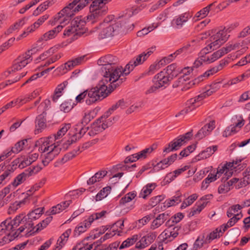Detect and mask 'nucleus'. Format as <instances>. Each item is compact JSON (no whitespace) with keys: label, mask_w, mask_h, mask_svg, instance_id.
I'll use <instances>...</instances> for the list:
<instances>
[{"label":"nucleus","mask_w":250,"mask_h":250,"mask_svg":"<svg viewBox=\"0 0 250 250\" xmlns=\"http://www.w3.org/2000/svg\"><path fill=\"white\" fill-rule=\"evenodd\" d=\"M68 84L67 81H64L59 84L56 87L54 95L52 97V100L54 102H57L58 99L62 95V92Z\"/></svg>","instance_id":"obj_36"},{"label":"nucleus","mask_w":250,"mask_h":250,"mask_svg":"<svg viewBox=\"0 0 250 250\" xmlns=\"http://www.w3.org/2000/svg\"><path fill=\"white\" fill-rule=\"evenodd\" d=\"M217 149V146H213L207 147L205 150L202 151L198 155L196 156V159L198 160L206 159L210 157Z\"/></svg>","instance_id":"obj_32"},{"label":"nucleus","mask_w":250,"mask_h":250,"mask_svg":"<svg viewBox=\"0 0 250 250\" xmlns=\"http://www.w3.org/2000/svg\"><path fill=\"white\" fill-rule=\"evenodd\" d=\"M169 166H170V165L168 163V161H167V158H165L154 166L153 169L155 171H158L167 167Z\"/></svg>","instance_id":"obj_50"},{"label":"nucleus","mask_w":250,"mask_h":250,"mask_svg":"<svg viewBox=\"0 0 250 250\" xmlns=\"http://www.w3.org/2000/svg\"><path fill=\"white\" fill-rule=\"evenodd\" d=\"M76 30V29H75L71 24L70 26L67 27L64 30L63 34V36L68 37L71 35H73V40L77 39L79 35H75Z\"/></svg>","instance_id":"obj_56"},{"label":"nucleus","mask_w":250,"mask_h":250,"mask_svg":"<svg viewBox=\"0 0 250 250\" xmlns=\"http://www.w3.org/2000/svg\"><path fill=\"white\" fill-rule=\"evenodd\" d=\"M95 114L94 111H91L88 113L85 114L82 121V124H87L89 122L94 118Z\"/></svg>","instance_id":"obj_62"},{"label":"nucleus","mask_w":250,"mask_h":250,"mask_svg":"<svg viewBox=\"0 0 250 250\" xmlns=\"http://www.w3.org/2000/svg\"><path fill=\"white\" fill-rule=\"evenodd\" d=\"M83 124L77 125L75 128V132L69 138V139L64 141L62 144L63 149H67L69 146L72 144L75 143L77 140H79L82 136L85 134L88 130V127H83Z\"/></svg>","instance_id":"obj_10"},{"label":"nucleus","mask_w":250,"mask_h":250,"mask_svg":"<svg viewBox=\"0 0 250 250\" xmlns=\"http://www.w3.org/2000/svg\"><path fill=\"white\" fill-rule=\"evenodd\" d=\"M71 233V229H67L64 232H63L61 236L58 239V243L64 245L65 243L67 241V238Z\"/></svg>","instance_id":"obj_57"},{"label":"nucleus","mask_w":250,"mask_h":250,"mask_svg":"<svg viewBox=\"0 0 250 250\" xmlns=\"http://www.w3.org/2000/svg\"><path fill=\"white\" fill-rule=\"evenodd\" d=\"M28 139H23L18 142L14 146L12 147L9 151H11V153H18L20 151H21L24 146L25 145V144L27 143Z\"/></svg>","instance_id":"obj_45"},{"label":"nucleus","mask_w":250,"mask_h":250,"mask_svg":"<svg viewBox=\"0 0 250 250\" xmlns=\"http://www.w3.org/2000/svg\"><path fill=\"white\" fill-rule=\"evenodd\" d=\"M156 234L154 232H150L141 238L136 244L135 248L142 250L150 245L155 240Z\"/></svg>","instance_id":"obj_17"},{"label":"nucleus","mask_w":250,"mask_h":250,"mask_svg":"<svg viewBox=\"0 0 250 250\" xmlns=\"http://www.w3.org/2000/svg\"><path fill=\"white\" fill-rule=\"evenodd\" d=\"M46 112L43 111L42 114L39 115L36 119L35 134L39 133L46 126V120L45 118Z\"/></svg>","instance_id":"obj_27"},{"label":"nucleus","mask_w":250,"mask_h":250,"mask_svg":"<svg viewBox=\"0 0 250 250\" xmlns=\"http://www.w3.org/2000/svg\"><path fill=\"white\" fill-rule=\"evenodd\" d=\"M29 62L27 61L25 58L21 55L19 56L14 61L12 66L7 71H5L3 75L5 77H8L12 72H15L16 71L21 69L23 67H25Z\"/></svg>","instance_id":"obj_13"},{"label":"nucleus","mask_w":250,"mask_h":250,"mask_svg":"<svg viewBox=\"0 0 250 250\" xmlns=\"http://www.w3.org/2000/svg\"><path fill=\"white\" fill-rule=\"evenodd\" d=\"M230 218L227 224H224L221 226L222 228L223 232H224L229 228L232 227L237 222L235 220V217H234L233 216Z\"/></svg>","instance_id":"obj_59"},{"label":"nucleus","mask_w":250,"mask_h":250,"mask_svg":"<svg viewBox=\"0 0 250 250\" xmlns=\"http://www.w3.org/2000/svg\"><path fill=\"white\" fill-rule=\"evenodd\" d=\"M54 146L56 145L50 136L47 138H41L35 143V146H39V151L42 153L50 150Z\"/></svg>","instance_id":"obj_14"},{"label":"nucleus","mask_w":250,"mask_h":250,"mask_svg":"<svg viewBox=\"0 0 250 250\" xmlns=\"http://www.w3.org/2000/svg\"><path fill=\"white\" fill-rule=\"evenodd\" d=\"M85 18H83L82 17H77L75 18L71 22V24L73 27L76 29L75 35L81 36L83 35L86 31L85 27L86 21L85 20Z\"/></svg>","instance_id":"obj_16"},{"label":"nucleus","mask_w":250,"mask_h":250,"mask_svg":"<svg viewBox=\"0 0 250 250\" xmlns=\"http://www.w3.org/2000/svg\"><path fill=\"white\" fill-rule=\"evenodd\" d=\"M220 82L213 83L209 86V88L194 98H191L186 103V107L176 115V117L185 115L199 107L202 104V101L213 93L217 91L221 87Z\"/></svg>","instance_id":"obj_5"},{"label":"nucleus","mask_w":250,"mask_h":250,"mask_svg":"<svg viewBox=\"0 0 250 250\" xmlns=\"http://www.w3.org/2000/svg\"><path fill=\"white\" fill-rule=\"evenodd\" d=\"M91 223L87 218L83 222L80 223L75 228L73 235L75 237H78L82 233L84 232L91 225Z\"/></svg>","instance_id":"obj_28"},{"label":"nucleus","mask_w":250,"mask_h":250,"mask_svg":"<svg viewBox=\"0 0 250 250\" xmlns=\"http://www.w3.org/2000/svg\"><path fill=\"white\" fill-rule=\"evenodd\" d=\"M42 167L40 166L37 165L36 166L30 167L25 169V171H27L28 175L29 176H31L32 175H35L38 173L41 169Z\"/></svg>","instance_id":"obj_61"},{"label":"nucleus","mask_w":250,"mask_h":250,"mask_svg":"<svg viewBox=\"0 0 250 250\" xmlns=\"http://www.w3.org/2000/svg\"><path fill=\"white\" fill-rule=\"evenodd\" d=\"M169 215L165 212L159 214L157 217L153 220L150 225V229L154 230L160 227L168 219Z\"/></svg>","instance_id":"obj_29"},{"label":"nucleus","mask_w":250,"mask_h":250,"mask_svg":"<svg viewBox=\"0 0 250 250\" xmlns=\"http://www.w3.org/2000/svg\"><path fill=\"white\" fill-rule=\"evenodd\" d=\"M124 221L119 220L112 224L110 227V231L115 232L118 235H120V233L122 232V230L124 227Z\"/></svg>","instance_id":"obj_43"},{"label":"nucleus","mask_w":250,"mask_h":250,"mask_svg":"<svg viewBox=\"0 0 250 250\" xmlns=\"http://www.w3.org/2000/svg\"><path fill=\"white\" fill-rule=\"evenodd\" d=\"M44 208H37L32 211L30 212L27 215L25 216L27 219L31 220V221L38 219L43 212Z\"/></svg>","instance_id":"obj_34"},{"label":"nucleus","mask_w":250,"mask_h":250,"mask_svg":"<svg viewBox=\"0 0 250 250\" xmlns=\"http://www.w3.org/2000/svg\"><path fill=\"white\" fill-rule=\"evenodd\" d=\"M156 187V185L154 183L147 184L142 188L140 193V197L145 199L147 196L149 195L152 192Z\"/></svg>","instance_id":"obj_39"},{"label":"nucleus","mask_w":250,"mask_h":250,"mask_svg":"<svg viewBox=\"0 0 250 250\" xmlns=\"http://www.w3.org/2000/svg\"><path fill=\"white\" fill-rule=\"evenodd\" d=\"M62 148H63L62 146V148H61L59 147V146H54L53 148H51L50 150L47 151V153L45 156V159L48 161H51L59 154Z\"/></svg>","instance_id":"obj_38"},{"label":"nucleus","mask_w":250,"mask_h":250,"mask_svg":"<svg viewBox=\"0 0 250 250\" xmlns=\"http://www.w3.org/2000/svg\"><path fill=\"white\" fill-rule=\"evenodd\" d=\"M25 218H26V220H24V222L22 223L21 226L16 232H17V234H19V235L21 232H23L25 229H27L25 235L26 237H29L38 231H35V230H34L35 229H36V227L34 226V222L31 221V220L27 219L24 215V219Z\"/></svg>","instance_id":"obj_18"},{"label":"nucleus","mask_w":250,"mask_h":250,"mask_svg":"<svg viewBox=\"0 0 250 250\" xmlns=\"http://www.w3.org/2000/svg\"><path fill=\"white\" fill-rule=\"evenodd\" d=\"M5 233H7V234L0 239V246H2L6 244L10 243L19 236L17 232H15L13 234H11L10 232L8 231H6Z\"/></svg>","instance_id":"obj_42"},{"label":"nucleus","mask_w":250,"mask_h":250,"mask_svg":"<svg viewBox=\"0 0 250 250\" xmlns=\"http://www.w3.org/2000/svg\"><path fill=\"white\" fill-rule=\"evenodd\" d=\"M228 30L229 28L224 27L211 36L209 41L206 42L207 45L200 51L199 56L206 59L208 57L206 56L207 54L220 47L229 39V35L228 34Z\"/></svg>","instance_id":"obj_6"},{"label":"nucleus","mask_w":250,"mask_h":250,"mask_svg":"<svg viewBox=\"0 0 250 250\" xmlns=\"http://www.w3.org/2000/svg\"><path fill=\"white\" fill-rule=\"evenodd\" d=\"M192 17V13L189 11L180 14L173 19L171 25L175 28L181 29Z\"/></svg>","instance_id":"obj_15"},{"label":"nucleus","mask_w":250,"mask_h":250,"mask_svg":"<svg viewBox=\"0 0 250 250\" xmlns=\"http://www.w3.org/2000/svg\"><path fill=\"white\" fill-rule=\"evenodd\" d=\"M182 194L180 192H178L176 195L172 198L167 199L164 203V207H170L176 206L182 202Z\"/></svg>","instance_id":"obj_31"},{"label":"nucleus","mask_w":250,"mask_h":250,"mask_svg":"<svg viewBox=\"0 0 250 250\" xmlns=\"http://www.w3.org/2000/svg\"><path fill=\"white\" fill-rule=\"evenodd\" d=\"M108 83L103 78L96 86L86 90L87 93V99L85 100L86 104L91 105L107 97L115 88L113 83H110L108 86H107Z\"/></svg>","instance_id":"obj_4"},{"label":"nucleus","mask_w":250,"mask_h":250,"mask_svg":"<svg viewBox=\"0 0 250 250\" xmlns=\"http://www.w3.org/2000/svg\"><path fill=\"white\" fill-rule=\"evenodd\" d=\"M118 59L112 55L109 54L101 57L98 60V64L101 65V74L104 80L106 82L113 83L114 88L123 83L125 78L124 76L122 66H118Z\"/></svg>","instance_id":"obj_2"},{"label":"nucleus","mask_w":250,"mask_h":250,"mask_svg":"<svg viewBox=\"0 0 250 250\" xmlns=\"http://www.w3.org/2000/svg\"><path fill=\"white\" fill-rule=\"evenodd\" d=\"M184 215L182 213H177L172 216L166 222V225L167 227H172L175 224L179 223L184 218Z\"/></svg>","instance_id":"obj_40"},{"label":"nucleus","mask_w":250,"mask_h":250,"mask_svg":"<svg viewBox=\"0 0 250 250\" xmlns=\"http://www.w3.org/2000/svg\"><path fill=\"white\" fill-rule=\"evenodd\" d=\"M245 122L242 116H239L236 122H234L233 125L227 127L224 131L223 136L227 137L228 136L231 135L232 134L236 133L244 125Z\"/></svg>","instance_id":"obj_20"},{"label":"nucleus","mask_w":250,"mask_h":250,"mask_svg":"<svg viewBox=\"0 0 250 250\" xmlns=\"http://www.w3.org/2000/svg\"><path fill=\"white\" fill-rule=\"evenodd\" d=\"M211 194L207 195L202 197L200 200L198 201L192 208L189 213L190 216H194L196 214H199L206 207L208 203L207 201L208 197H211Z\"/></svg>","instance_id":"obj_23"},{"label":"nucleus","mask_w":250,"mask_h":250,"mask_svg":"<svg viewBox=\"0 0 250 250\" xmlns=\"http://www.w3.org/2000/svg\"><path fill=\"white\" fill-rule=\"evenodd\" d=\"M165 198L163 195H160L152 197L149 201V204L154 207L162 201Z\"/></svg>","instance_id":"obj_63"},{"label":"nucleus","mask_w":250,"mask_h":250,"mask_svg":"<svg viewBox=\"0 0 250 250\" xmlns=\"http://www.w3.org/2000/svg\"><path fill=\"white\" fill-rule=\"evenodd\" d=\"M52 218H53L52 216L47 217L45 219L42 220L41 222L38 224L36 226V229L35 231L38 232L39 231H40L45 228L52 220Z\"/></svg>","instance_id":"obj_52"},{"label":"nucleus","mask_w":250,"mask_h":250,"mask_svg":"<svg viewBox=\"0 0 250 250\" xmlns=\"http://www.w3.org/2000/svg\"><path fill=\"white\" fill-rule=\"evenodd\" d=\"M225 61H223L222 60L220 64L213 67L208 70H207L205 73H204L202 75H201L199 76L197 79H195V81H197V82L199 81H202L204 80V78H208L210 75H212L214 74L217 73L219 70L222 69L223 67L225 65Z\"/></svg>","instance_id":"obj_26"},{"label":"nucleus","mask_w":250,"mask_h":250,"mask_svg":"<svg viewBox=\"0 0 250 250\" xmlns=\"http://www.w3.org/2000/svg\"><path fill=\"white\" fill-rule=\"evenodd\" d=\"M138 235L135 234L123 241L120 246V242L117 241L110 244L107 246H102L101 247L98 248V245H97L93 250H117L118 247L119 249L121 250L129 247L134 244L138 240Z\"/></svg>","instance_id":"obj_8"},{"label":"nucleus","mask_w":250,"mask_h":250,"mask_svg":"<svg viewBox=\"0 0 250 250\" xmlns=\"http://www.w3.org/2000/svg\"><path fill=\"white\" fill-rule=\"evenodd\" d=\"M136 196V193L135 191L130 192L125 194L122 197L119 201V205L121 207H124V209H127L125 212H128L129 210L132 209L134 206L133 205L129 206L128 204L131 202L133 199Z\"/></svg>","instance_id":"obj_24"},{"label":"nucleus","mask_w":250,"mask_h":250,"mask_svg":"<svg viewBox=\"0 0 250 250\" xmlns=\"http://www.w3.org/2000/svg\"><path fill=\"white\" fill-rule=\"evenodd\" d=\"M40 26V23H39L37 21L35 22L31 26H29L25 31H24L22 34L21 35V37H25L29 33L34 31L36 28H38Z\"/></svg>","instance_id":"obj_58"},{"label":"nucleus","mask_w":250,"mask_h":250,"mask_svg":"<svg viewBox=\"0 0 250 250\" xmlns=\"http://www.w3.org/2000/svg\"><path fill=\"white\" fill-rule=\"evenodd\" d=\"M1 170H3V172L0 175V185L5 184L10 180L14 169L12 166H5V163H3L0 165V171Z\"/></svg>","instance_id":"obj_22"},{"label":"nucleus","mask_w":250,"mask_h":250,"mask_svg":"<svg viewBox=\"0 0 250 250\" xmlns=\"http://www.w3.org/2000/svg\"><path fill=\"white\" fill-rule=\"evenodd\" d=\"M71 203V200L65 201L53 207L51 209L50 214L54 215L60 213L68 207Z\"/></svg>","instance_id":"obj_33"},{"label":"nucleus","mask_w":250,"mask_h":250,"mask_svg":"<svg viewBox=\"0 0 250 250\" xmlns=\"http://www.w3.org/2000/svg\"><path fill=\"white\" fill-rule=\"evenodd\" d=\"M24 216L23 214H20L16 216L13 220H11V218H8L3 221L0 224L1 229H4L6 232L13 231L19 226H21L24 220H26V218L24 219Z\"/></svg>","instance_id":"obj_11"},{"label":"nucleus","mask_w":250,"mask_h":250,"mask_svg":"<svg viewBox=\"0 0 250 250\" xmlns=\"http://www.w3.org/2000/svg\"><path fill=\"white\" fill-rule=\"evenodd\" d=\"M243 208V207L239 204L233 205L229 208L227 211V215L228 217H231L235 213Z\"/></svg>","instance_id":"obj_54"},{"label":"nucleus","mask_w":250,"mask_h":250,"mask_svg":"<svg viewBox=\"0 0 250 250\" xmlns=\"http://www.w3.org/2000/svg\"><path fill=\"white\" fill-rule=\"evenodd\" d=\"M218 188V192L219 194H225L228 192L231 188L226 182H223Z\"/></svg>","instance_id":"obj_60"},{"label":"nucleus","mask_w":250,"mask_h":250,"mask_svg":"<svg viewBox=\"0 0 250 250\" xmlns=\"http://www.w3.org/2000/svg\"><path fill=\"white\" fill-rule=\"evenodd\" d=\"M212 4V3L210 4L197 12L195 15V17L196 18H200L201 19H203L206 17L210 11V7Z\"/></svg>","instance_id":"obj_51"},{"label":"nucleus","mask_w":250,"mask_h":250,"mask_svg":"<svg viewBox=\"0 0 250 250\" xmlns=\"http://www.w3.org/2000/svg\"><path fill=\"white\" fill-rule=\"evenodd\" d=\"M146 59L145 52L133 58L124 68L123 71L124 76L128 75L136 66L142 64Z\"/></svg>","instance_id":"obj_12"},{"label":"nucleus","mask_w":250,"mask_h":250,"mask_svg":"<svg viewBox=\"0 0 250 250\" xmlns=\"http://www.w3.org/2000/svg\"><path fill=\"white\" fill-rule=\"evenodd\" d=\"M26 172L27 171L25 170L23 172L19 174L15 177L14 181L11 183V185L14 188H16L22 184L28 177H29Z\"/></svg>","instance_id":"obj_35"},{"label":"nucleus","mask_w":250,"mask_h":250,"mask_svg":"<svg viewBox=\"0 0 250 250\" xmlns=\"http://www.w3.org/2000/svg\"><path fill=\"white\" fill-rule=\"evenodd\" d=\"M70 127L71 125L70 124H65L58 131L56 134H54L52 136H50V137L53 141L59 139L64 135Z\"/></svg>","instance_id":"obj_37"},{"label":"nucleus","mask_w":250,"mask_h":250,"mask_svg":"<svg viewBox=\"0 0 250 250\" xmlns=\"http://www.w3.org/2000/svg\"><path fill=\"white\" fill-rule=\"evenodd\" d=\"M111 189V188L109 186L104 187L97 193L95 197V200L97 201H100L106 197L110 192Z\"/></svg>","instance_id":"obj_49"},{"label":"nucleus","mask_w":250,"mask_h":250,"mask_svg":"<svg viewBox=\"0 0 250 250\" xmlns=\"http://www.w3.org/2000/svg\"><path fill=\"white\" fill-rule=\"evenodd\" d=\"M12 164L13 167L18 165V167L21 169L31 164L30 160H28L26 158L16 159L13 161Z\"/></svg>","instance_id":"obj_41"},{"label":"nucleus","mask_w":250,"mask_h":250,"mask_svg":"<svg viewBox=\"0 0 250 250\" xmlns=\"http://www.w3.org/2000/svg\"><path fill=\"white\" fill-rule=\"evenodd\" d=\"M80 152V147L79 146L76 149H74L72 151L68 152L65 154L61 160L62 163L64 164L66 162L72 159Z\"/></svg>","instance_id":"obj_44"},{"label":"nucleus","mask_w":250,"mask_h":250,"mask_svg":"<svg viewBox=\"0 0 250 250\" xmlns=\"http://www.w3.org/2000/svg\"><path fill=\"white\" fill-rule=\"evenodd\" d=\"M113 17L114 16H110L108 17L109 20L111 21V23L104 25L99 34L98 38L99 39L113 37L119 32L122 26L121 23L120 21H112Z\"/></svg>","instance_id":"obj_7"},{"label":"nucleus","mask_w":250,"mask_h":250,"mask_svg":"<svg viewBox=\"0 0 250 250\" xmlns=\"http://www.w3.org/2000/svg\"><path fill=\"white\" fill-rule=\"evenodd\" d=\"M111 0H73L67 6L63 8L54 18L53 21H50L51 24L59 21L63 26L68 23L71 17L76 12L83 9L92 1L89 7L90 14L86 18L87 22L93 23L95 21L105 15L108 11L106 3Z\"/></svg>","instance_id":"obj_1"},{"label":"nucleus","mask_w":250,"mask_h":250,"mask_svg":"<svg viewBox=\"0 0 250 250\" xmlns=\"http://www.w3.org/2000/svg\"><path fill=\"white\" fill-rule=\"evenodd\" d=\"M179 71L176 63L168 65L154 77L152 80L153 85L147 90V92L153 93L163 86L166 87L168 85L169 82L179 74Z\"/></svg>","instance_id":"obj_3"},{"label":"nucleus","mask_w":250,"mask_h":250,"mask_svg":"<svg viewBox=\"0 0 250 250\" xmlns=\"http://www.w3.org/2000/svg\"><path fill=\"white\" fill-rule=\"evenodd\" d=\"M95 244H88L85 243L84 241L82 242L81 244L77 245L78 250H92Z\"/></svg>","instance_id":"obj_64"},{"label":"nucleus","mask_w":250,"mask_h":250,"mask_svg":"<svg viewBox=\"0 0 250 250\" xmlns=\"http://www.w3.org/2000/svg\"><path fill=\"white\" fill-rule=\"evenodd\" d=\"M205 243H207L204 235L199 236L193 244V250H197L198 249L202 248Z\"/></svg>","instance_id":"obj_53"},{"label":"nucleus","mask_w":250,"mask_h":250,"mask_svg":"<svg viewBox=\"0 0 250 250\" xmlns=\"http://www.w3.org/2000/svg\"><path fill=\"white\" fill-rule=\"evenodd\" d=\"M171 227H168V228L166 229L160 235L164 241L166 243L168 241H172L178 235V230L180 227L178 226Z\"/></svg>","instance_id":"obj_21"},{"label":"nucleus","mask_w":250,"mask_h":250,"mask_svg":"<svg viewBox=\"0 0 250 250\" xmlns=\"http://www.w3.org/2000/svg\"><path fill=\"white\" fill-rule=\"evenodd\" d=\"M215 127V122L214 120L205 125L202 127L195 135V138L198 140H201L209 135Z\"/></svg>","instance_id":"obj_25"},{"label":"nucleus","mask_w":250,"mask_h":250,"mask_svg":"<svg viewBox=\"0 0 250 250\" xmlns=\"http://www.w3.org/2000/svg\"><path fill=\"white\" fill-rule=\"evenodd\" d=\"M192 135L191 132H188L184 135L179 136L177 138L174 139L164 148L163 150L164 155L165 156L170 152L179 149L180 147L190 139Z\"/></svg>","instance_id":"obj_9"},{"label":"nucleus","mask_w":250,"mask_h":250,"mask_svg":"<svg viewBox=\"0 0 250 250\" xmlns=\"http://www.w3.org/2000/svg\"><path fill=\"white\" fill-rule=\"evenodd\" d=\"M63 26L59 25L53 29L44 33L40 39L39 40L47 41L48 40L55 38L58 34L62 30Z\"/></svg>","instance_id":"obj_30"},{"label":"nucleus","mask_w":250,"mask_h":250,"mask_svg":"<svg viewBox=\"0 0 250 250\" xmlns=\"http://www.w3.org/2000/svg\"><path fill=\"white\" fill-rule=\"evenodd\" d=\"M84 56H81L75 58L71 61H68L63 65L57 68V70L62 74L66 73L68 70H71L75 66L80 64L84 60Z\"/></svg>","instance_id":"obj_19"},{"label":"nucleus","mask_w":250,"mask_h":250,"mask_svg":"<svg viewBox=\"0 0 250 250\" xmlns=\"http://www.w3.org/2000/svg\"><path fill=\"white\" fill-rule=\"evenodd\" d=\"M54 68V66L52 67H50V68H47V69H46L42 71L40 73H36V74H35L33 75L24 83H23L21 85V87L23 86L26 83H29L32 82V81H33L34 80H35L38 78L41 77L43 76L45 74H46L49 71H50V70H52Z\"/></svg>","instance_id":"obj_47"},{"label":"nucleus","mask_w":250,"mask_h":250,"mask_svg":"<svg viewBox=\"0 0 250 250\" xmlns=\"http://www.w3.org/2000/svg\"><path fill=\"white\" fill-rule=\"evenodd\" d=\"M221 232L223 233L222 232V228L221 226L220 228L216 229L212 232H210L206 237V243H209L211 241L217 238L218 237H219V233Z\"/></svg>","instance_id":"obj_46"},{"label":"nucleus","mask_w":250,"mask_h":250,"mask_svg":"<svg viewBox=\"0 0 250 250\" xmlns=\"http://www.w3.org/2000/svg\"><path fill=\"white\" fill-rule=\"evenodd\" d=\"M38 51V49L36 47L32 48L25 52V54H22L25 59L30 63L32 61V55L36 53Z\"/></svg>","instance_id":"obj_55"},{"label":"nucleus","mask_w":250,"mask_h":250,"mask_svg":"<svg viewBox=\"0 0 250 250\" xmlns=\"http://www.w3.org/2000/svg\"><path fill=\"white\" fill-rule=\"evenodd\" d=\"M74 105L75 104L72 100H67L60 105V109L64 112H68L73 108Z\"/></svg>","instance_id":"obj_48"}]
</instances>
